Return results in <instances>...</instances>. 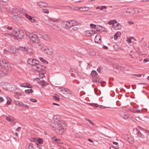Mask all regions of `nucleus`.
Here are the masks:
<instances>
[{"instance_id": "f257e3e1", "label": "nucleus", "mask_w": 149, "mask_h": 149, "mask_svg": "<svg viewBox=\"0 0 149 149\" xmlns=\"http://www.w3.org/2000/svg\"><path fill=\"white\" fill-rule=\"evenodd\" d=\"M59 117L57 115H54L53 117L54 120L56 121L54 124V126H52L54 127L56 132L59 134H62L64 132V129L66 127V124L65 122L62 120H58V122H56V120H58Z\"/></svg>"}, {"instance_id": "f03ea898", "label": "nucleus", "mask_w": 149, "mask_h": 149, "mask_svg": "<svg viewBox=\"0 0 149 149\" xmlns=\"http://www.w3.org/2000/svg\"><path fill=\"white\" fill-rule=\"evenodd\" d=\"M77 22L74 20H69L63 22L61 24V26L64 28L68 29L72 26L77 25Z\"/></svg>"}, {"instance_id": "7ed1b4c3", "label": "nucleus", "mask_w": 149, "mask_h": 149, "mask_svg": "<svg viewBox=\"0 0 149 149\" xmlns=\"http://www.w3.org/2000/svg\"><path fill=\"white\" fill-rule=\"evenodd\" d=\"M35 33V32H34L33 33L27 32L26 35L32 41L36 43H38L40 42L39 40L38 36H37Z\"/></svg>"}, {"instance_id": "20e7f679", "label": "nucleus", "mask_w": 149, "mask_h": 149, "mask_svg": "<svg viewBox=\"0 0 149 149\" xmlns=\"http://www.w3.org/2000/svg\"><path fill=\"white\" fill-rule=\"evenodd\" d=\"M59 92L64 95L65 97L69 98L71 96V92L67 88H62L59 89Z\"/></svg>"}, {"instance_id": "39448f33", "label": "nucleus", "mask_w": 149, "mask_h": 149, "mask_svg": "<svg viewBox=\"0 0 149 149\" xmlns=\"http://www.w3.org/2000/svg\"><path fill=\"white\" fill-rule=\"evenodd\" d=\"M3 86V88H6L7 90L11 91H15L16 90V88L15 86L10 84L7 83H4V85Z\"/></svg>"}, {"instance_id": "423d86ee", "label": "nucleus", "mask_w": 149, "mask_h": 149, "mask_svg": "<svg viewBox=\"0 0 149 149\" xmlns=\"http://www.w3.org/2000/svg\"><path fill=\"white\" fill-rule=\"evenodd\" d=\"M45 66L39 64V63L36 65L33 66L32 67V69L33 70L40 72L43 71L45 69Z\"/></svg>"}, {"instance_id": "0eeeda50", "label": "nucleus", "mask_w": 149, "mask_h": 149, "mask_svg": "<svg viewBox=\"0 0 149 149\" xmlns=\"http://www.w3.org/2000/svg\"><path fill=\"white\" fill-rule=\"evenodd\" d=\"M27 62L29 64L32 65V68L33 66H35L39 63L38 61L32 58L28 59L27 60Z\"/></svg>"}, {"instance_id": "6e6552de", "label": "nucleus", "mask_w": 149, "mask_h": 149, "mask_svg": "<svg viewBox=\"0 0 149 149\" xmlns=\"http://www.w3.org/2000/svg\"><path fill=\"white\" fill-rule=\"evenodd\" d=\"M15 36L17 38L21 39L23 36V34L22 31L18 30L17 31H15Z\"/></svg>"}, {"instance_id": "1a4fd4ad", "label": "nucleus", "mask_w": 149, "mask_h": 149, "mask_svg": "<svg viewBox=\"0 0 149 149\" xmlns=\"http://www.w3.org/2000/svg\"><path fill=\"white\" fill-rule=\"evenodd\" d=\"M125 12L127 14H128V15H129L135 13H136V11L133 8L130 7L127 8Z\"/></svg>"}, {"instance_id": "9d476101", "label": "nucleus", "mask_w": 149, "mask_h": 149, "mask_svg": "<svg viewBox=\"0 0 149 149\" xmlns=\"http://www.w3.org/2000/svg\"><path fill=\"white\" fill-rule=\"evenodd\" d=\"M6 119L8 122H10V124L12 125H14L15 124L16 121L12 117H7L6 118Z\"/></svg>"}, {"instance_id": "9b49d317", "label": "nucleus", "mask_w": 149, "mask_h": 149, "mask_svg": "<svg viewBox=\"0 0 149 149\" xmlns=\"http://www.w3.org/2000/svg\"><path fill=\"white\" fill-rule=\"evenodd\" d=\"M95 34L93 30H88L84 32V34L87 36H90Z\"/></svg>"}, {"instance_id": "f8f14e48", "label": "nucleus", "mask_w": 149, "mask_h": 149, "mask_svg": "<svg viewBox=\"0 0 149 149\" xmlns=\"http://www.w3.org/2000/svg\"><path fill=\"white\" fill-rule=\"evenodd\" d=\"M37 4L41 8L47 7L48 6L47 4L44 2H38L37 3Z\"/></svg>"}, {"instance_id": "ddd939ff", "label": "nucleus", "mask_w": 149, "mask_h": 149, "mask_svg": "<svg viewBox=\"0 0 149 149\" xmlns=\"http://www.w3.org/2000/svg\"><path fill=\"white\" fill-rule=\"evenodd\" d=\"M44 52L45 53L49 55H51L52 53V50L49 47H48L47 48L45 49Z\"/></svg>"}, {"instance_id": "4468645a", "label": "nucleus", "mask_w": 149, "mask_h": 149, "mask_svg": "<svg viewBox=\"0 0 149 149\" xmlns=\"http://www.w3.org/2000/svg\"><path fill=\"white\" fill-rule=\"evenodd\" d=\"M101 36L99 34H97L95 38V41L96 43H100L101 41Z\"/></svg>"}, {"instance_id": "2eb2a0df", "label": "nucleus", "mask_w": 149, "mask_h": 149, "mask_svg": "<svg viewBox=\"0 0 149 149\" xmlns=\"http://www.w3.org/2000/svg\"><path fill=\"white\" fill-rule=\"evenodd\" d=\"M3 70L4 68L0 65V77H3L5 75V73L3 71Z\"/></svg>"}, {"instance_id": "dca6fc26", "label": "nucleus", "mask_w": 149, "mask_h": 149, "mask_svg": "<svg viewBox=\"0 0 149 149\" xmlns=\"http://www.w3.org/2000/svg\"><path fill=\"white\" fill-rule=\"evenodd\" d=\"M42 39H44L48 41H50L52 40L51 38L47 34L44 35Z\"/></svg>"}, {"instance_id": "f3484780", "label": "nucleus", "mask_w": 149, "mask_h": 149, "mask_svg": "<svg viewBox=\"0 0 149 149\" xmlns=\"http://www.w3.org/2000/svg\"><path fill=\"white\" fill-rule=\"evenodd\" d=\"M121 116L124 119H127L128 116L127 113H125L123 111H121L120 112Z\"/></svg>"}, {"instance_id": "a211bd4d", "label": "nucleus", "mask_w": 149, "mask_h": 149, "mask_svg": "<svg viewBox=\"0 0 149 149\" xmlns=\"http://www.w3.org/2000/svg\"><path fill=\"white\" fill-rule=\"evenodd\" d=\"M89 7L87 6L80 7V11H84L88 10Z\"/></svg>"}, {"instance_id": "6ab92c4d", "label": "nucleus", "mask_w": 149, "mask_h": 149, "mask_svg": "<svg viewBox=\"0 0 149 149\" xmlns=\"http://www.w3.org/2000/svg\"><path fill=\"white\" fill-rule=\"evenodd\" d=\"M21 93L19 92H17L15 93L14 96L17 99H19V96L21 95Z\"/></svg>"}, {"instance_id": "aec40b11", "label": "nucleus", "mask_w": 149, "mask_h": 149, "mask_svg": "<svg viewBox=\"0 0 149 149\" xmlns=\"http://www.w3.org/2000/svg\"><path fill=\"white\" fill-rule=\"evenodd\" d=\"M121 33L120 32H117V33L114 36V40H116L119 37Z\"/></svg>"}, {"instance_id": "412c9836", "label": "nucleus", "mask_w": 149, "mask_h": 149, "mask_svg": "<svg viewBox=\"0 0 149 149\" xmlns=\"http://www.w3.org/2000/svg\"><path fill=\"white\" fill-rule=\"evenodd\" d=\"M17 49L19 50L22 51H27L28 50L27 48L24 47H20L17 48Z\"/></svg>"}, {"instance_id": "4be33fe9", "label": "nucleus", "mask_w": 149, "mask_h": 149, "mask_svg": "<svg viewBox=\"0 0 149 149\" xmlns=\"http://www.w3.org/2000/svg\"><path fill=\"white\" fill-rule=\"evenodd\" d=\"M51 26L54 30H55L57 31H59L60 30V29L57 26L55 25H54L52 24V25H51Z\"/></svg>"}, {"instance_id": "5701e85b", "label": "nucleus", "mask_w": 149, "mask_h": 149, "mask_svg": "<svg viewBox=\"0 0 149 149\" xmlns=\"http://www.w3.org/2000/svg\"><path fill=\"white\" fill-rule=\"evenodd\" d=\"M117 22V21L116 20L113 19L109 21L108 22V24H109L114 25V24L116 23Z\"/></svg>"}, {"instance_id": "b1692460", "label": "nucleus", "mask_w": 149, "mask_h": 149, "mask_svg": "<svg viewBox=\"0 0 149 149\" xmlns=\"http://www.w3.org/2000/svg\"><path fill=\"white\" fill-rule=\"evenodd\" d=\"M7 61L5 60H0V65L1 67L3 66V65H5V64H6V63H7Z\"/></svg>"}, {"instance_id": "393cba45", "label": "nucleus", "mask_w": 149, "mask_h": 149, "mask_svg": "<svg viewBox=\"0 0 149 149\" xmlns=\"http://www.w3.org/2000/svg\"><path fill=\"white\" fill-rule=\"evenodd\" d=\"M3 67L6 69H8L10 68V65L7 61V63H6L5 65H3Z\"/></svg>"}, {"instance_id": "a878e982", "label": "nucleus", "mask_w": 149, "mask_h": 149, "mask_svg": "<svg viewBox=\"0 0 149 149\" xmlns=\"http://www.w3.org/2000/svg\"><path fill=\"white\" fill-rule=\"evenodd\" d=\"M40 84L42 86V88H43V86H45L47 84V82L44 80L40 81Z\"/></svg>"}, {"instance_id": "bb28decb", "label": "nucleus", "mask_w": 149, "mask_h": 149, "mask_svg": "<svg viewBox=\"0 0 149 149\" xmlns=\"http://www.w3.org/2000/svg\"><path fill=\"white\" fill-rule=\"evenodd\" d=\"M91 74L92 76L95 77L98 75V74L95 70H93L91 73Z\"/></svg>"}, {"instance_id": "cd10ccee", "label": "nucleus", "mask_w": 149, "mask_h": 149, "mask_svg": "<svg viewBox=\"0 0 149 149\" xmlns=\"http://www.w3.org/2000/svg\"><path fill=\"white\" fill-rule=\"evenodd\" d=\"M113 27L116 28V29H118L120 28L121 25L120 24L118 23H117L116 25H113Z\"/></svg>"}, {"instance_id": "c85d7f7f", "label": "nucleus", "mask_w": 149, "mask_h": 149, "mask_svg": "<svg viewBox=\"0 0 149 149\" xmlns=\"http://www.w3.org/2000/svg\"><path fill=\"white\" fill-rule=\"evenodd\" d=\"M53 97L55 100L57 101H59L60 100V99L58 97V95L56 94H54L53 95Z\"/></svg>"}, {"instance_id": "c756f323", "label": "nucleus", "mask_w": 149, "mask_h": 149, "mask_svg": "<svg viewBox=\"0 0 149 149\" xmlns=\"http://www.w3.org/2000/svg\"><path fill=\"white\" fill-rule=\"evenodd\" d=\"M48 19L49 20L54 22H57L58 21V19H55L52 18H49Z\"/></svg>"}, {"instance_id": "7c9ffc66", "label": "nucleus", "mask_w": 149, "mask_h": 149, "mask_svg": "<svg viewBox=\"0 0 149 149\" xmlns=\"http://www.w3.org/2000/svg\"><path fill=\"white\" fill-rule=\"evenodd\" d=\"M12 18L14 21H17L19 17L17 15H14L13 16Z\"/></svg>"}, {"instance_id": "2f4dec72", "label": "nucleus", "mask_w": 149, "mask_h": 149, "mask_svg": "<svg viewBox=\"0 0 149 149\" xmlns=\"http://www.w3.org/2000/svg\"><path fill=\"white\" fill-rule=\"evenodd\" d=\"M33 91L31 89H27L25 91V92L27 94H29L30 93H33Z\"/></svg>"}, {"instance_id": "473e14b6", "label": "nucleus", "mask_w": 149, "mask_h": 149, "mask_svg": "<svg viewBox=\"0 0 149 149\" xmlns=\"http://www.w3.org/2000/svg\"><path fill=\"white\" fill-rule=\"evenodd\" d=\"M40 59L42 62L44 63H46V64H48V61L46 60H45L44 59V58H42L40 57Z\"/></svg>"}, {"instance_id": "72a5a7b5", "label": "nucleus", "mask_w": 149, "mask_h": 149, "mask_svg": "<svg viewBox=\"0 0 149 149\" xmlns=\"http://www.w3.org/2000/svg\"><path fill=\"white\" fill-rule=\"evenodd\" d=\"M10 51L13 54H14L16 52L15 49L14 48V46H12L10 48Z\"/></svg>"}, {"instance_id": "f704fd0d", "label": "nucleus", "mask_w": 149, "mask_h": 149, "mask_svg": "<svg viewBox=\"0 0 149 149\" xmlns=\"http://www.w3.org/2000/svg\"><path fill=\"white\" fill-rule=\"evenodd\" d=\"M20 86L21 87L24 88L28 87H27V83H24L22 84H20Z\"/></svg>"}, {"instance_id": "c9c22d12", "label": "nucleus", "mask_w": 149, "mask_h": 149, "mask_svg": "<svg viewBox=\"0 0 149 149\" xmlns=\"http://www.w3.org/2000/svg\"><path fill=\"white\" fill-rule=\"evenodd\" d=\"M6 99L7 100V104H10V103L11 102V99L8 97H7L6 98Z\"/></svg>"}, {"instance_id": "e433bc0d", "label": "nucleus", "mask_w": 149, "mask_h": 149, "mask_svg": "<svg viewBox=\"0 0 149 149\" xmlns=\"http://www.w3.org/2000/svg\"><path fill=\"white\" fill-rule=\"evenodd\" d=\"M25 16L29 20H31V18L32 17L26 13L25 14Z\"/></svg>"}, {"instance_id": "4c0bfd02", "label": "nucleus", "mask_w": 149, "mask_h": 149, "mask_svg": "<svg viewBox=\"0 0 149 149\" xmlns=\"http://www.w3.org/2000/svg\"><path fill=\"white\" fill-rule=\"evenodd\" d=\"M37 141L40 144H42L43 143V140L42 139L38 138L37 139Z\"/></svg>"}, {"instance_id": "58836bf2", "label": "nucleus", "mask_w": 149, "mask_h": 149, "mask_svg": "<svg viewBox=\"0 0 149 149\" xmlns=\"http://www.w3.org/2000/svg\"><path fill=\"white\" fill-rule=\"evenodd\" d=\"M15 104H19V106H22L23 103L21 102H20L19 101H17L15 102Z\"/></svg>"}, {"instance_id": "ea45409f", "label": "nucleus", "mask_w": 149, "mask_h": 149, "mask_svg": "<svg viewBox=\"0 0 149 149\" xmlns=\"http://www.w3.org/2000/svg\"><path fill=\"white\" fill-rule=\"evenodd\" d=\"M19 10L21 13H23L24 14H26V11L24 9L20 8L19 9Z\"/></svg>"}, {"instance_id": "a19ab883", "label": "nucleus", "mask_w": 149, "mask_h": 149, "mask_svg": "<svg viewBox=\"0 0 149 149\" xmlns=\"http://www.w3.org/2000/svg\"><path fill=\"white\" fill-rule=\"evenodd\" d=\"M36 139H37L36 138H31L29 139L30 141L32 142H34Z\"/></svg>"}, {"instance_id": "79ce46f5", "label": "nucleus", "mask_w": 149, "mask_h": 149, "mask_svg": "<svg viewBox=\"0 0 149 149\" xmlns=\"http://www.w3.org/2000/svg\"><path fill=\"white\" fill-rule=\"evenodd\" d=\"M43 11L44 13L48 14L49 13V10L48 9H43Z\"/></svg>"}, {"instance_id": "37998d69", "label": "nucleus", "mask_w": 149, "mask_h": 149, "mask_svg": "<svg viewBox=\"0 0 149 149\" xmlns=\"http://www.w3.org/2000/svg\"><path fill=\"white\" fill-rule=\"evenodd\" d=\"M90 26L92 28L94 29L96 28V25L95 24H90Z\"/></svg>"}, {"instance_id": "c03bdc74", "label": "nucleus", "mask_w": 149, "mask_h": 149, "mask_svg": "<svg viewBox=\"0 0 149 149\" xmlns=\"http://www.w3.org/2000/svg\"><path fill=\"white\" fill-rule=\"evenodd\" d=\"M90 132L93 135H95L96 133V131L93 129L91 130Z\"/></svg>"}, {"instance_id": "a18cd8bd", "label": "nucleus", "mask_w": 149, "mask_h": 149, "mask_svg": "<svg viewBox=\"0 0 149 149\" xmlns=\"http://www.w3.org/2000/svg\"><path fill=\"white\" fill-rule=\"evenodd\" d=\"M30 100L33 102H37V100L36 99L33 98H31Z\"/></svg>"}, {"instance_id": "49530a36", "label": "nucleus", "mask_w": 149, "mask_h": 149, "mask_svg": "<svg viewBox=\"0 0 149 149\" xmlns=\"http://www.w3.org/2000/svg\"><path fill=\"white\" fill-rule=\"evenodd\" d=\"M45 74V73L42 72V74H40V77L42 79L44 77V74Z\"/></svg>"}, {"instance_id": "de8ad7c7", "label": "nucleus", "mask_w": 149, "mask_h": 149, "mask_svg": "<svg viewBox=\"0 0 149 149\" xmlns=\"http://www.w3.org/2000/svg\"><path fill=\"white\" fill-rule=\"evenodd\" d=\"M86 120L88 121V122H89L92 125H94L95 124L93 122H92L91 120H90L88 119H86Z\"/></svg>"}, {"instance_id": "09e8293b", "label": "nucleus", "mask_w": 149, "mask_h": 149, "mask_svg": "<svg viewBox=\"0 0 149 149\" xmlns=\"http://www.w3.org/2000/svg\"><path fill=\"white\" fill-rule=\"evenodd\" d=\"M136 130L138 133V136H141V134L140 131L138 129H136Z\"/></svg>"}, {"instance_id": "8fccbe9b", "label": "nucleus", "mask_w": 149, "mask_h": 149, "mask_svg": "<svg viewBox=\"0 0 149 149\" xmlns=\"http://www.w3.org/2000/svg\"><path fill=\"white\" fill-rule=\"evenodd\" d=\"M127 41L129 43H131V40L130 38H127Z\"/></svg>"}, {"instance_id": "3c124183", "label": "nucleus", "mask_w": 149, "mask_h": 149, "mask_svg": "<svg viewBox=\"0 0 149 149\" xmlns=\"http://www.w3.org/2000/svg\"><path fill=\"white\" fill-rule=\"evenodd\" d=\"M106 6H100V9L101 10H102L103 9H106Z\"/></svg>"}, {"instance_id": "603ef678", "label": "nucleus", "mask_w": 149, "mask_h": 149, "mask_svg": "<svg viewBox=\"0 0 149 149\" xmlns=\"http://www.w3.org/2000/svg\"><path fill=\"white\" fill-rule=\"evenodd\" d=\"M132 75L136 76L138 77H141V74H132Z\"/></svg>"}, {"instance_id": "864d4df0", "label": "nucleus", "mask_w": 149, "mask_h": 149, "mask_svg": "<svg viewBox=\"0 0 149 149\" xmlns=\"http://www.w3.org/2000/svg\"><path fill=\"white\" fill-rule=\"evenodd\" d=\"M56 139L57 138H56L55 137H53L52 138V140L56 142Z\"/></svg>"}, {"instance_id": "5fc2aeb1", "label": "nucleus", "mask_w": 149, "mask_h": 149, "mask_svg": "<svg viewBox=\"0 0 149 149\" xmlns=\"http://www.w3.org/2000/svg\"><path fill=\"white\" fill-rule=\"evenodd\" d=\"M29 149H34L33 146L31 145H29Z\"/></svg>"}, {"instance_id": "6e6d98bb", "label": "nucleus", "mask_w": 149, "mask_h": 149, "mask_svg": "<svg viewBox=\"0 0 149 149\" xmlns=\"http://www.w3.org/2000/svg\"><path fill=\"white\" fill-rule=\"evenodd\" d=\"M127 23L129 25L133 24H134V23L133 22L131 21H128L127 22Z\"/></svg>"}, {"instance_id": "4d7b16f0", "label": "nucleus", "mask_w": 149, "mask_h": 149, "mask_svg": "<svg viewBox=\"0 0 149 149\" xmlns=\"http://www.w3.org/2000/svg\"><path fill=\"white\" fill-rule=\"evenodd\" d=\"M97 26H98V25H97ZM98 26L99 27H100L101 28H102V29H101V31H105V30L104 29V28L103 27H102V26H99V25Z\"/></svg>"}, {"instance_id": "13d9d810", "label": "nucleus", "mask_w": 149, "mask_h": 149, "mask_svg": "<svg viewBox=\"0 0 149 149\" xmlns=\"http://www.w3.org/2000/svg\"><path fill=\"white\" fill-rule=\"evenodd\" d=\"M22 107H24L27 108L29 106L26 104H23L22 105Z\"/></svg>"}, {"instance_id": "bf43d9fd", "label": "nucleus", "mask_w": 149, "mask_h": 149, "mask_svg": "<svg viewBox=\"0 0 149 149\" xmlns=\"http://www.w3.org/2000/svg\"><path fill=\"white\" fill-rule=\"evenodd\" d=\"M38 35H39V37L42 39V38H43V36H44V35H42L40 33H39Z\"/></svg>"}, {"instance_id": "052dcab7", "label": "nucleus", "mask_w": 149, "mask_h": 149, "mask_svg": "<svg viewBox=\"0 0 149 149\" xmlns=\"http://www.w3.org/2000/svg\"><path fill=\"white\" fill-rule=\"evenodd\" d=\"M110 149H116V148L115 147L113 146H110Z\"/></svg>"}, {"instance_id": "680f3d73", "label": "nucleus", "mask_w": 149, "mask_h": 149, "mask_svg": "<svg viewBox=\"0 0 149 149\" xmlns=\"http://www.w3.org/2000/svg\"><path fill=\"white\" fill-rule=\"evenodd\" d=\"M141 110H136V113H141Z\"/></svg>"}, {"instance_id": "e2e57ef3", "label": "nucleus", "mask_w": 149, "mask_h": 149, "mask_svg": "<svg viewBox=\"0 0 149 149\" xmlns=\"http://www.w3.org/2000/svg\"><path fill=\"white\" fill-rule=\"evenodd\" d=\"M131 111L133 113H136V110L135 109H132L131 110Z\"/></svg>"}, {"instance_id": "0e129e2a", "label": "nucleus", "mask_w": 149, "mask_h": 149, "mask_svg": "<svg viewBox=\"0 0 149 149\" xmlns=\"http://www.w3.org/2000/svg\"><path fill=\"white\" fill-rule=\"evenodd\" d=\"M56 142H57L58 143H59L61 142V139H56Z\"/></svg>"}, {"instance_id": "69168bd1", "label": "nucleus", "mask_w": 149, "mask_h": 149, "mask_svg": "<svg viewBox=\"0 0 149 149\" xmlns=\"http://www.w3.org/2000/svg\"><path fill=\"white\" fill-rule=\"evenodd\" d=\"M27 87H26L27 88H32V86H31L29 84H27Z\"/></svg>"}, {"instance_id": "338daca9", "label": "nucleus", "mask_w": 149, "mask_h": 149, "mask_svg": "<svg viewBox=\"0 0 149 149\" xmlns=\"http://www.w3.org/2000/svg\"><path fill=\"white\" fill-rule=\"evenodd\" d=\"M20 129H21V128L20 127H18L17 129L16 130V131L17 132H19V130H20Z\"/></svg>"}, {"instance_id": "774afa93", "label": "nucleus", "mask_w": 149, "mask_h": 149, "mask_svg": "<svg viewBox=\"0 0 149 149\" xmlns=\"http://www.w3.org/2000/svg\"><path fill=\"white\" fill-rule=\"evenodd\" d=\"M8 35L10 36H15V35H14V34H13V33H8L7 34Z\"/></svg>"}]
</instances>
